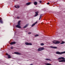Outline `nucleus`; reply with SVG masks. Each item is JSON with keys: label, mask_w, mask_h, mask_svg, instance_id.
Instances as JSON below:
<instances>
[{"label": "nucleus", "mask_w": 65, "mask_h": 65, "mask_svg": "<svg viewBox=\"0 0 65 65\" xmlns=\"http://www.w3.org/2000/svg\"><path fill=\"white\" fill-rule=\"evenodd\" d=\"M29 65H33V64H30Z\"/></svg>", "instance_id": "33"}, {"label": "nucleus", "mask_w": 65, "mask_h": 65, "mask_svg": "<svg viewBox=\"0 0 65 65\" xmlns=\"http://www.w3.org/2000/svg\"><path fill=\"white\" fill-rule=\"evenodd\" d=\"M17 7L18 8H20V6H17Z\"/></svg>", "instance_id": "27"}, {"label": "nucleus", "mask_w": 65, "mask_h": 65, "mask_svg": "<svg viewBox=\"0 0 65 65\" xmlns=\"http://www.w3.org/2000/svg\"><path fill=\"white\" fill-rule=\"evenodd\" d=\"M41 45H44V44L43 43H41L40 44Z\"/></svg>", "instance_id": "24"}, {"label": "nucleus", "mask_w": 65, "mask_h": 65, "mask_svg": "<svg viewBox=\"0 0 65 65\" xmlns=\"http://www.w3.org/2000/svg\"><path fill=\"white\" fill-rule=\"evenodd\" d=\"M28 24H26L25 26H24L23 27L24 28H26V27H27V26H28Z\"/></svg>", "instance_id": "18"}, {"label": "nucleus", "mask_w": 65, "mask_h": 65, "mask_svg": "<svg viewBox=\"0 0 65 65\" xmlns=\"http://www.w3.org/2000/svg\"><path fill=\"white\" fill-rule=\"evenodd\" d=\"M6 55H7L8 56V54L7 53H6Z\"/></svg>", "instance_id": "32"}, {"label": "nucleus", "mask_w": 65, "mask_h": 65, "mask_svg": "<svg viewBox=\"0 0 65 65\" xmlns=\"http://www.w3.org/2000/svg\"><path fill=\"white\" fill-rule=\"evenodd\" d=\"M65 53V51L63 52H60L59 51H57L56 52V54H58V55H61V54H63Z\"/></svg>", "instance_id": "1"}, {"label": "nucleus", "mask_w": 65, "mask_h": 65, "mask_svg": "<svg viewBox=\"0 0 65 65\" xmlns=\"http://www.w3.org/2000/svg\"><path fill=\"white\" fill-rule=\"evenodd\" d=\"M30 3H28L26 4L27 5H30Z\"/></svg>", "instance_id": "20"}, {"label": "nucleus", "mask_w": 65, "mask_h": 65, "mask_svg": "<svg viewBox=\"0 0 65 65\" xmlns=\"http://www.w3.org/2000/svg\"><path fill=\"white\" fill-rule=\"evenodd\" d=\"M15 8H18V7H17L16 6H15Z\"/></svg>", "instance_id": "28"}, {"label": "nucleus", "mask_w": 65, "mask_h": 65, "mask_svg": "<svg viewBox=\"0 0 65 65\" xmlns=\"http://www.w3.org/2000/svg\"><path fill=\"white\" fill-rule=\"evenodd\" d=\"M21 21H19L18 22V25H21Z\"/></svg>", "instance_id": "15"}, {"label": "nucleus", "mask_w": 65, "mask_h": 65, "mask_svg": "<svg viewBox=\"0 0 65 65\" xmlns=\"http://www.w3.org/2000/svg\"><path fill=\"white\" fill-rule=\"evenodd\" d=\"M16 27H17V28H21V27L20 26V25H16Z\"/></svg>", "instance_id": "7"}, {"label": "nucleus", "mask_w": 65, "mask_h": 65, "mask_svg": "<svg viewBox=\"0 0 65 65\" xmlns=\"http://www.w3.org/2000/svg\"><path fill=\"white\" fill-rule=\"evenodd\" d=\"M8 58H11V57H10V55H8Z\"/></svg>", "instance_id": "17"}, {"label": "nucleus", "mask_w": 65, "mask_h": 65, "mask_svg": "<svg viewBox=\"0 0 65 65\" xmlns=\"http://www.w3.org/2000/svg\"><path fill=\"white\" fill-rule=\"evenodd\" d=\"M25 44L26 45H32V44L31 43H29L27 42H26L25 43Z\"/></svg>", "instance_id": "3"}, {"label": "nucleus", "mask_w": 65, "mask_h": 65, "mask_svg": "<svg viewBox=\"0 0 65 65\" xmlns=\"http://www.w3.org/2000/svg\"><path fill=\"white\" fill-rule=\"evenodd\" d=\"M0 23L1 24H2L3 23V22L2 21V18H0Z\"/></svg>", "instance_id": "13"}, {"label": "nucleus", "mask_w": 65, "mask_h": 65, "mask_svg": "<svg viewBox=\"0 0 65 65\" xmlns=\"http://www.w3.org/2000/svg\"><path fill=\"white\" fill-rule=\"evenodd\" d=\"M39 35H35V37H37V36H38Z\"/></svg>", "instance_id": "23"}, {"label": "nucleus", "mask_w": 65, "mask_h": 65, "mask_svg": "<svg viewBox=\"0 0 65 65\" xmlns=\"http://www.w3.org/2000/svg\"><path fill=\"white\" fill-rule=\"evenodd\" d=\"M14 54H16L17 55H21V54L17 52H15L14 53Z\"/></svg>", "instance_id": "6"}, {"label": "nucleus", "mask_w": 65, "mask_h": 65, "mask_svg": "<svg viewBox=\"0 0 65 65\" xmlns=\"http://www.w3.org/2000/svg\"><path fill=\"white\" fill-rule=\"evenodd\" d=\"M44 50V48L40 47L38 49V51H42V50Z\"/></svg>", "instance_id": "2"}, {"label": "nucleus", "mask_w": 65, "mask_h": 65, "mask_svg": "<svg viewBox=\"0 0 65 65\" xmlns=\"http://www.w3.org/2000/svg\"><path fill=\"white\" fill-rule=\"evenodd\" d=\"M15 0H14V1H15Z\"/></svg>", "instance_id": "35"}, {"label": "nucleus", "mask_w": 65, "mask_h": 65, "mask_svg": "<svg viewBox=\"0 0 65 65\" xmlns=\"http://www.w3.org/2000/svg\"><path fill=\"white\" fill-rule=\"evenodd\" d=\"M39 2H40V3H41V2H41V1H40Z\"/></svg>", "instance_id": "31"}, {"label": "nucleus", "mask_w": 65, "mask_h": 65, "mask_svg": "<svg viewBox=\"0 0 65 65\" xmlns=\"http://www.w3.org/2000/svg\"><path fill=\"white\" fill-rule=\"evenodd\" d=\"M47 4H48H48H50V3H47Z\"/></svg>", "instance_id": "30"}, {"label": "nucleus", "mask_w": 65, "mask_h": 65, "mask_svg": "<svg viewBox=\"0 0 65 65\" xmlns=\"http://www.w3.org/2000/svg\"><path fill=\"white\" fill-rule=\"evenodd\" d=\"M11 49H13V47H11Z\"/></svg>", "instance_id": "26"}, {"label": "nucleus", "mask_w": 65, "mask_h": 65, "mask_svg": "<svg viewBox=\"0 0 65 65\" xmlns=\"http://www.w3.org/2000/svg\"><path fill=\"white\" fill-rule=\"evenodd\" d=\"M28 34H31V32H29L28 33Z\"/></svg>", "instance_id": "25"}, {"label": "nucleus", "mask_w": 65, "mask_h": 65, "mask_svg": "<svg viewBox=\"0 0 65 65\" xmlns=\"http://www.w3.org/2000/svg\"><path fill=\"white\" fill-rule=\"evenodd\" d=\"M57 32H56V34H57Z\"/></svg>", "instance_id": "34"}, {"label": "nucleus", "mask_w": 65, "mask_h": 65, "mask_svg": "<svg viewBox=\"0 0 65 65\" xmlns=\"http://www.w3.org/2000/svg\"><path fill=\"white\" fill-rule=\"evenodd\" d=\"M65 43V42L64 41H62V43H60V44H64Z\"/></svg>", "instance_id": "21"}, {"label": "nucleus", "mask_w": 65, "mask_h": 65, "mask_svg": "<svg viewBox=\"0 0 65 65\" xmlns=\"http://www.w3.org/2000/svg\"><path fill=\"white\" fill-rule=\"evenodd\" d=\"M17 19H19L20 18V17H17Z\"/></svg>", "instance_id": "29"}, {"label": "nucleus", "mask_w": 65, "mask_h": 65, "mask_svg": "<svg viewBox=\"0 0 65 65\" xmlns=\"http://www.w3.org/2000/svg\"><path fill=\"white\" fill-rule=\"evenodd\" d=\"M37 23V22H36L34 24L31 25V27H33V26H35V24H36Z\"/></svg>", "instance_id": "12"}, {"label": "nucleus", "mask_w": 65, "mask_h": 65, "mask_svg": "<svg viewBox=\"0 0 65 65\" xmlns=\"http://www.w3.org/2000/svg\"><path fill=\"white\" fill-rule=\"evenodd\" d=\"M59 62H65V60H60L58 61Z\"/></svg>", "instance_id": "8"}, {"label": "nucleus", "mask_w": 65, "mask_h": 65, "mask_svg": "<svg viewBox=\"0 0 65 65\" xmlns=\"http://www.w3.org/2000/svg\"><path fill=\"white\" fill-rule=\"evenodd\" d=\"M50 47H51V48H57V47L55 46H50Z\"/></svg>", "instance_id": "10"}, {"label": "nucleus", "mask_w": 65, "mask_h": 65, "mask_svg": "<svg viewBox=\"0 0 65 65\" xmlns=\"http://www.w3.org/2000/svg\"><path fill=\"white\" fill-rule=\"evenodd\" d=\"M34 5H36L37 4V2H35L34 3Z\"/></svg>", "instance_id": "16"}, {"label": "nucleus", "mask_w": 65, "mask_h": 65, "mask_svg": "<svg viewBox=\"0 0 65 65\" xmlns=\"http://www.w3.org/2000/svg\"><path fill=\"white\" fill-rule=\"evenodd\" d=\"M53 43L55 44H57V43H59L60 42L59 41H53Z\"/></svg>", "instance_id": "4"}, {"label": "nucleus", "mask_w": 65, "mask_h": 65, "mask_svg": "<svg viewBox=\"0 0 65 65\" xmlns=\"http://www.w3.org/2000/svg\"><path fill=\"white\" fill-rule=\"evenodd\" d=\"M41 16H42V15H41L40 16V17L39 19V20H40V19H41Z\"/></svg>", "instance_id": "22"}, {"label": "nucleus", "mask_w": 65, "mask_h": 65, "mask_svg": "<svg viewBox=\"0 0 65 65\" xmlns=\"http://www.w3.org/2000/svg\"><path fill=\"white\" fill-rule=\"evenodd\" d=\"M35 13L36 14H35V15L34 16V17H36L37 16V15H38V12H35Z\"/></svg>", "instance_id": "9"}, {"label": "nucleus", "mask_w": 65, "mask_h": 65, "mask_svg": "<svg viewBox=\"0 0 65 65\" xmlns=\"http://www.w3.org/2000/svg\"><path fill=\"white\" fill-rule=\"evenodd\" d=\"M16 43V42H12L10 44L11 45H12V44H15Z\"/></svg>", "instance_id": "11"}, {"label": "nucleus", "mask_w": 65, "mask_h": 65, "mask_svg": "<svg viewBox=\"0 0 65 65\" xmlns=\"http://www.w3.org/2000/svg\"><path fill=\"white\" fill-rule=\"evenodd\" d=\"M45 64L46 65H52V64L48 63H45Z\"/></svg>", "instance_id": "14"}, {"label": "nucleus", "mask_w": 65, "mask_h": 65, "mask_svg": "<svg viewBox=\"0 0 65 65\" xmlns=\"http://www.w3.org/2000/svg\"><path fill=\"white\" fill-rule=\"evenodd\" d=\"M45 60H49V61H51V60L50 59H45Z\"/></svg>", "instance_id": "19"}, {"label": "nucleus", "mask_w": 65, "mask_h": 65, "mask_svg": "<svg viewBox=\"0 0 65 65\" xmlns=\"http://www.w3.org/2000/svg\"><path fill=\"white\" fill-rule=\"evenodd\" d=\"M57 60H65V58L63 57H59L57 59Z\"/></svg>", "instance_id": "5"}]
</instances>
